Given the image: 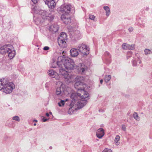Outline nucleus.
Returning <instances> with one entry per match:
<instances>
[{
    "label": "nucleus",
    "mask_w": 152,
    "mask_h": 152,
    "mask_svg": "<svg viewBox=\"0 0 152 152\" xmlns=\"http://www.w3.org/2000/svg\"><path fill=\"white\" fill-rule=\"evenodd\" d=\"M80 92V93L74 92L71 94L70 97L72 100L71 103V105L77 103V102L80 100L86 101L87 103V100L90 98L88 93L83 90Z\"/></svg>",
    "instance_id": "nucleus-1"
},
{
    "label": "nucleus",
    "mask_w": 152,
    "mask_h": 152,
    "mask_svg": "<svg viewBox=\"0 0 152 152\" xmlns=\"http://www.w3.org/2000/svg\"><path fill=\"white\" fill-rule=\"evenodd\" d=\"M57 64L60 67L62 65L67 69H72L75 67V64L74 61L70 58H66L63 56H61L58 57Z\"/></svg>",
    "instance_id": "nucleus-2"
},
{
    "label": "nucleus",
    "mask_w": 152,
    "mask_h": 152,
    "mask_svg": "<svg viewBox=\"0 0 152 152\" xmlns=\"http://www.w3.org/2000/svg\"><path fill=\"white\" fill-rule=\"evenodd\" d=\"M14 88V85L13 83L9 82L8 79H0V91L3 89V91L5 93L10 94Z\"/></svg>",
    "instance_id": "nucleus-3"
},
{
    "label": "nucleus",
    "mask_w": 152,
    "mask_h": 152,
    "mask_svg": "<svg viewBox=\"0 0 152 152\" xmlns=\"http://www.w3.org/2000/svg\"><path fill=\"white\" fill-rule=\"evenodd\" d=\"M0 53L3 55L7 53L10 59H12L16 55L15 50L12 46L10 44H7L0 48Z\"/></svg>",
    "instance_id": "nucleus-4"
},
{
    "label": "nucleus",
    "mask_w": 152,
    "mask_h": 152,
    "mask_svg": "<svg viewBox=\"0 0 152 152\" xmlns=\"http://www.w3.org/2000/svg\"><path fill=\"white\" fill-rule=\"evenodd\" d=\"M86 104V101L80 100L77 102L72 105L70 104V106L71 107L69 108L68 113L70 114H72L74 113L75 110H77L82 108Z\"/></svg>",
    "instance_id": "nucleus-5"
},
{
    "label": "nucleus",
    "mask_w": 152,
    "mask_h": 152,
    "mask_svg": "<svg viewBox=\"0 0 152 152\" xmlns=\"http://www.w3.org/2000/svg\"><path fill=\"white\" fill-rule=\"evenodd\" d=\"M34 9V12L35 13L39 15H40L42 19H47L49 20H52L54 18L53 15L50 13H49L44 10H38V11L36 10L37 7H35Z\"/></svg>",
    "instance_id": "nucleus-6"
},
{
    "label": "nucleus",
    "mask_w": 152,
    "mask_h": 152,
    "mask_svg": "<svg viewBox=\"0 0 152 152\" xmlns=\"http://www.w3.org/2000/svg\"><path fill=\"white\" fill-rule=\"evenodd\" d=\"M77 49L83 56H87L89 53L90 48L87 45L81 43L79 44L77 47Z\"/></svg>",
    "instance_id": "nucleus-7"
},
{
    "label": "nucleus",
    "mask_w": 152,
    "mask_h": 152,
    "mask_svg": "<svg viewBox=\"0 0 152 152\" xmlns=\"http://www.w3.org/2000/svg\"><path fill=\"white\" fill-rule=\"evenodd\" d=\"M58 11L59 13L66 15L70 12L71 6L69 5H62L58 9Z\"/></svg>",
    "instance_id": "nucleus-8"
},
{
    "label": "nucleus",
    "mask_w": 152,
    "mask_h": 152,
    "mask_svg": "<svg viewBox=\"0 0 152 152\" xmlns=\"http://www.w3.org/2000/svg\"><path fill=\"white\" fill-rule=\"evenodd\" d=\"M67 35L65 33L62 32L61 34L58 38V42L59 45L63 48L66 47V42L65 40L66 39Z\"/></svg>",
    "instance_id": "nucleus-9"
},
{
    "label": "nucleus",
    "mask_w": 152,
    "mask_h": 152,
    "mask_svg": "<svg viewBox=\"0 0 152 152\" xmlns=\"http://www.w3.org/2000/svg\"><path fill=\"white\" fill-rule=\"evenodd\" d=\"M59 75L61 76L65 79L68 80L71 78V75L67 71H66L64 68L63 66L61 65V66H59Z\"/></svg>",
    "instance_id": "nucleus-10"
},
{
    "label": "nucleus",
    "mask_w": 152,
    "mask_h": 152,
    "mask_svg": "<svg viewBox=\"0 0 152 152\" xmlns=\"http://www.w3.org/2000/svg\"><path fill=\"white\" fill-rule=\"evenodd\" d=\"M75 88L79 91L81 92V91H85L87 85L85 84H84L80 81L76 82L74 85Z\"/></svg>",
    "instance_id": "nucleus-11"
},
{
    "label": "nucleus",
    "mask_w": 152,
    "mask_h": 152,
    "mask_svg": "<svg viewBox=\"0 0 152 152\" xmlns=\"http://www.w3.org/2000/svg\"><path fill=\"white\" fill-rule=\"evenodd\" d=\"M34 20L37 25H39L43 22L42 19H41V16L35 13L34 15Z\"/></svg>",
    "instance_id": "nucleus-12"
},
{
    "label": "nucleus",
    "mask_w": 152,
    "mask_h": 152,
    "mask_svg": "<svg viewBox=\"0 0 152 152\" xmlns=\"http://www.w3.org/2000/svg\"><path fill=\"white\" fill-rule=\"evenodd\" d=\"M77 68L79 72L81 74L84 73L87 69L86 66L84 64L81 63H80L78 65H77Z\"/></svg>",
    "instance_id": "nucleus-13"
},
{
    "label": "nucleus",
    "mask_w": 152,
    "mask_h": 152,
    "mask_svg": "<svg viewBox=\"0 0 152 152\" xmlns=\"http://www.w3.org/2000/svg\"><path fill=\"white\" fill-rule=\"evenodd\" d=\"M48 74L51 77L54 78L56 79H59V77L57 73L52 69H50L48 71Z\"/></svg>",
    "instance_id": "nucleus-14"
},
{
    "label": "nucleus",
    "mask_w": 152,
    "mask_h": 152,
    "mask_svg": "<svg viewBox=\"0 0 152 152\" xmlns=\"http://www.w3.org/2000/svg\"><path fill=\"white\" fill-rule=\"evenodd\" d=\"M104 134V130L102 128H99L97 130L96 135L99 138H101Z\"/></svg>",
    "instance_id": "nucleus-15"
},
{
    "label": "nucleus",
    "mask_w": 152,
    "mask_h": 152,
    "mask_svg": "<svg viewBox=\"0 0 152 152\" xmlns=\"http://www.w3.org/2000/svg\"><path fill=\"white\" fill-rule=\"evenodd\" d=\"M63 85H61L59 87L57 88L56 90V94L58 96H61L63 92L64 91L63 89Z\"/></svg>",
    "instance_id": "nucleus-16"
},
{
    "label": "nucleus",
    "mask_w": 152,
    "mask_h": 152,
    "mask_svg": "<svg viewBox=\"0 0 152 152\" xmlns=\"http://www.w3.org/2000/svg\"><path fill=\"white\" fill-rule=\"evenodd\" d=\"M61 18L63 22L65 24H67L71 22L70 18L69 17H66L64 15H62Z\"/></svg>",
    "instance_id": "nucleus-17"
},
{
    "label": "nucleus",
    "mask_w": 152,
    "mask_h": 152,
    "mask_svg": "<svg viewBox=\"0 0 152 152\" xmlns=\"http://www.w3.org/2000/svg\"><path fill=\"white\" fill-rule=\"evenodd\" d=\"M77 48H73L70 50V54L72 57H76L79 54V52L77 51Z\"/></svg>",
    "instance_id": "nucleus-18"
},
{
    "label": "nucleus",
    "mask_w": 152,
    "mask_h": 152,
    "mask_svg": "<svg viewBox=\"0 0 152 152\" xmlns=\"http://www.w3.org/2000/svg\"><path fill=\"white\" fill-rule=\"evenodd\" d=\"M58 26L56 24L52 25L50 28V30L53 33L56 32L58 30Z\"/></svg>",
    "instance_id": "nucleus-19"
},
{
    "label": "nucleus",
    "mask_w": 152,
    "mask_h": 152,
    "mask_svg": "<svg viewBox=\"0 0 152 152\" xmlns=\"http://www.w3.org/2000/svg\"><path fill=\"white\" fill-rule=\"evenodd\" d=\"M45 4L48 5L49 8L52 9L54 8L56 5V3L54 0L48 1H47V3Z\"/></svg>",
    "instance_id": "nucleus-20"
},
{
    "label": "nucleus",
    "mask_w": 152,
    "mask_h": 152,
    "mask_svg": "<svg viewBox=\"0 0 152 152\" xmlns=\"http://www.w3.org/2000/svg\"><path fill=\"white\" fill-rule=\"evenodd\" d=\"M58 61V58L57 61L55 60V59H53V62L51 65V67L53 68L58 67L59 66L57 64V62Z\"/></svg>",
    "instance_id": "nucleus-21"
},
{
    "label": "nucleus",
    "mask_w": 152,
    "mask_h": 152,
    "mask_svg": "<svg viewBox=\"0 0 152 152\" xmlns=\"http://www.w3.org/2000/svg\"><path fill=\"white\" fill-rule=\"evenodd\" d=\"M103 8L105 11L106 15L107 16H109L110 12V9L107 6H104L103 7Z\"/></svg>",
    "instance_id": "nucleus-22"
},
{
    "label": "nucleus",
    "mask_w": 152,
    "mask_h": 152,
    "mask_svg": "<svg viewBox=\"0 0 152 152\" xmlns=\"http://www.w3.org/2000/svg\"><path fill=\"white\" fill-rule=\"evenodd\" d=\"M111 75H106L105 76L104 78V81L106 83H108L111 79Z\"/></svg>",
    "instance_id": "nucleus-23"
},
{
    "label": "nucleus",
    "mask_w": 152,
    "mask_h": 152,
    "mask_svg": "<svg viewBox=\"0 0 152 152\" xmlns=\"http://www.w3.org/2000/svg\"><path fill=\"white\" fill-rule=\"evenodd\" d=\"M120 138L119 136L117 135L115 139L114 142L117 145H118L119 144V142H118V141L120 140Z\"/></svg>",
    "instance_id": "nucleus-24"
},
{
    "label": "nucleus",
    "mask_w": 152,
    "mask_h": 152,
    "mask_svg": "<svg viewBox=\"0 0 152 152\" xmlns=\"http://www.w3.org/2000/svg\"><path fill=\"white\" fill-rule=\"evenodd\" d=\"M133 117L137 121H139L140 120V118L139 116L137 113L136 112H134L133 115Z\"/></svg>",
    "instance_id": "nucleus-25"
},
{
    "label": "nucleus",
    "mask_w": 152,
    "mask_h": 152,
    "mask_svg": "<svg viewBox=\"0 0 152 152\" xmlns=\"http://www.w3.org/2000/svg\"><path fill=\"white\" fill-rule=\"evenodd\" d=\"M76 34V33H75ZM80 37V34H75L74 35L72 36V38L75 40L78 39Z\"/></svg>",
    "instance_id": "nucleus-26"
},
{
    "label": "nucleus",
    "mask_w": 152,
    "mask_h": 152,
    "mask_svg": "<svg viewBox=\"0 0 152 152\" xmlns=\"http://www.w3.org/2000/svg\"><path fill=\"white\" fill-rule=\"evenodd\" d=\"M12 119L13 120L18 122H19L20 121V118L18 116H15L13 117Z\"/></svg>",
    "instance_id": "nucleus-27"
},
{
    "label": "nucleus",
    "mask_w": 152,
    "mask_h": 152,
    "mask_svg": "<svg viewBox=\"0 0 152 152\" xmlns=\"http://www.w3.org/2000/svg\"><path fill=\"white\" fill-rule=\"evenodd\" d=\"M144 51L145 52V53L146 55H147L148 54H150L152 53L151 52V50L147 49H145Z\"/></svg>",
    "instance_id": "nucleus-28"
},
{
    "label": "nucleus",
    "mask_w": 152,
    "mask_h": 152,
    "mask_svg": "<svg viewBox=\"0 0 152 152\" xmlns=\"http://www.w3.org/2000/svg\"><path fill=\"white\" fill-rule=\"evenodd\" d=\"M122 47L124 49H128V44L126 43H124L122 45Z\"/></svg>",
    "instance_id": "nucleus-29"
},
{
    "label": "nucleus",
    "mask_w": 152,
    "mask_h": 152,
    "mask_svg": "<svg viewBox=\"0 0 152 152\" xmlns=\"http://www.w3.org/2000/svg\"><path fill=\"white\" fill-rule=\"evenodd\" d=\"M65 101L64 100H61L60 102L58 103V105L60 107L64 106V104Z\"/></svg>",
    "instance_id": "nucleus-30"
},
{
    "label": "nucleus",
    "mask_w": 152,
    "mask_h": 152,
    "mask_svg": "<svg viewBox=\"0 0 152 152\" xmlns=\"http://www.w3.org/2000/svg\"><path fill=\"white\" fill-rule=\"evenodd\" d=\"M102 152H112V151L110 149L106 148Z\"/></svg>",
    "instance_id": "nucleus-31"
},
{
    "label": "nucleus",
    "mask_w": 152,
    "mask_h": 152,
    "mask_svg": "<svg viewBox=\"0 0 152 152\" xmlns=\"http://www.w3.org/2000/svg\"><path fill=\"white\" fill-rule=\"evenodd\" d=\"M134 48V45H128V49L133 50Z\"/></svg>",
    "instance_id": "nucleus-32"
},
{
    "label": "nucleus",
    "mask_w": 152,
    "mask_h": 152,
    "mask_svg": "<svg viewBox=\"0 0 152 152\" xmlns=\"http://www.w3.org/2000/svg\"><path fill=\"white\" fill-rule=\"evenodd\" d=\"M89 19L92 20H94L95 18V16L94 15H89Z\"/></svg>",
    "instance_id": "nucleus-33"
},
{
    "label": "nucleus",
    "mask_w": 152,
    "mask_h": 152,
    "mask_svg": "<svg viewBox=\"0 0 152 152\" xmlns=\"http://www.w3.org/2000/svg\"><path fill=\"white\" fill-rule=\"evenodd\" d=\"M121 129L124 131H126V127L125 125L123 124L121 125Z\"/></svg>",
    "instance_id": "nucleus-34"
},
{
    "label": "nucleus",
    "mask_w": 152,
    "mask_h": 152,
    "mask_svg": "<svg viewBox=\"0 0 152 152\" xmlns=\"http://www.w3.org/2000/svg\"><path fill=\"white\" fill-rule=\"evenodd\" d=\"M133 65L134 66H136L137 65V63L135 60H134L132 61Z\"/></svg>",
    "instance_id": "nucleus-35"
},
{
    "label": "nucleus",
    "mask_w": 152,
    "mask_h": 152,
    "mask_svg": "<svg viewBox=\"0 0 152 152\" xmlns=\"http://www.w3.org/2000/svg\"><path fill=\"white\" fill-rule=\"evenodd\" d=\"M49 47L48 46H45L44 47L43 49L44 50H49Z\"/></svg>",
    "instance_id": "nucleus-36"
},
{
    "label": "nucleus",
    "mask_w": 152,
    "mask_h": 152,
    "mask_svg": "<svg viewBox=\"0 0 152 152\" xmlns=\"http://www.w3.org/2000/svg\"><path fill=\"white\" fill-rule=\"evenodd\" d=\"M133 30V28L132 27H130L129 29V31L130 32H132Z\"/></svg>",
    "instance_id": "nucleus-37"
},
{
    "label": "nucleus",
    "mask_w": 152,
    "mask_h": 152,
    "mask_svg": "<svg viewBox=\"0 0 152 152\" xmlns=\"http://www.w3.org/2000/svg\"><path fill=\"white\" fill-rule=\"evenodd\" d=\"M48 119H48L45 118L44 117L42 118V120L43 121V122H45L47 121Z\"/></svg>",
    "instance_id": "nucleus-38"
},
{
    "label": "nucleus",
    "mask_w": 152,
    "mask_h": 152,
    "mask_svg": "<svg viewBox=\"0 0 152 152\" xmlns=\"http://www.w3.org/2000/svg\"><path fill=\"white\" fill-rule=\"evenodd\" d=\"M31 1L34 4L37 3V0H31Z\"/></svg>",
    "instance_id": "nucleus-39"
},
{
    "label": "nucleus",
    "mask_w": 152,
    "mask_h": 152,
    "mask_svg": "<svg viewBox=\"0 0 152 152\" xmlns=\"http://www.w3.org/2000/svg\"><path fill=\"white\" fill-rule=\"evenodd\" d=\"M105 55H107V56H109L110 55V53L108 52H106L105 53Z\"/></svg>",
    "instance_id": "nucleus-40"
},
{
    "label": "nucleus",
    "mask_w": 152,
    "mask_h": 152,
    "mask_svg": "<svg viewBox=\"0 0 152 152\" xmlns=\"http://www.w3.org/2000/svg\"><path fill=\"white\" fill-rule=\"evenodd\" d=\"M132 54V52L131 51H129V52H128L127 54L128 55L129 54Z\"/></svg>",
    "instance_id": "nucleus-41"
},
{
    "label": "nucleus",
    "mask_w": 152,
    "mask_h": 152,
    "mask_svg": "<svg viewBox=\"0 0 152 152\" xmlns=\"http://www.w3.org/2000/svg\"><path fill=\"white\" fill-rule=\"evenodd\" d=\"M103 80L102 79H101L100 80V83L101 84H102V83H103Z\"/></svg>",
    "instance_id": "nucleus-42"
},
{
    "label": "nucleus",
    "mask_w": 152,
    "mask_h": 152,
    "mask_svg": "<svg viewBox=\"0 0 152 152\" xmlns=\"http://www.w3.org/2000/svg\"><path fill=\"white\" fill-rule=\"evenodd\" d=\"M46 116H47V117H48V116H49V114L48 113H46Z\"/></svg>",
    "instance_id": "nucleus-43"
},
{
    "label": "nucleus",
    "mask_w": 152,
    "mask_h": 152,
    "mask_svg": "<svg viewBox=\"0 0 152 152\" xmlns=\"http://www.w3.org/2000/svg\"><path fill=\"white\" fill-rule=\"evenodd\" d=\"M141 61H140V60H139V64H141Z\"/></svg>",
    "instance_id": "nucleus-44"
},
{
    "label": "nucleus",
    "mask_w": 152,
    "mask_h": 152,
    "mask_svg": "<svg viewBox=\"0 0 152 152\" xmlns=\"http://www.w3.org/2000/svg\"><path fill=\"white\" fill-rule=\"evenodd\" d=\"M49 148L50 149H51L52 148V147L51 146H50Z\"/></svg>",
    "instance_id": "nucleus-45"
},
{
    "label": "nucleus",
    "mask_w": 152,
    "mask_h": 152,
    "mask_svg": "<svg viewBox=\"0 0 152 152\" xmlns=\"http://www.w3.org/2000/svg\"><path fill=\"white\" fill-rule=\"evenodd\" d=\"M34 121H35V122H37V120H34Z\"/></svg>",
    "instance_id": "nucleus-46"
},
{
    "label": "nucleus",
    "mask_w": 152,
    "mask_h": 152,
    "mask_svg": "<svg viewBox=\"0 0 152 152\" xmlns=\"http://www.w3.org/2000/svg\"><path fill=\"white\" fill-rule=\"evenodd\" d=\"M50 114L52 115V113L51 112H50Z\"/></svg>",
    "instance_id": "nucleus-47"
},
{
    "label": "nucleus",
    "mask_w": 152,
    "mask_h": 152,
    "mask_svg": "<svg viewBox=\"0 0 152 152\" xmlns=\"http://www.w3.org/2000/svg\"><path fill=\"white\" fill-rule=\"evenodd\" d=\"M36 124L35 123L34 124V126H36Z\"/></svg>",
    "instance_id": "nucleus-48"
},
{
    "label": "nucleus",
    "mask_w": 152,
    "mask_h": 152,
    "mask_svg": "<svg viewBox=\"0 0 152 152\" xmlns=\"http://www.w3.org/2000/svg\"><path fill=\"white\" fill-rule=\"evenodd\" d=\"M67 99H66V101H67Z\"/></svg>",
    "instance_id": "nucleus-49"
},
{
    "label": "nucleus",
    "mask_w": 152,
    "mask_h": 152,
    "mask_svg": "<svg viewBox=\"0 0 152 152\" xmlns=\"http://www.w3.org/2000/svg\"><path fill=\"white\" fill-rule=\"evenodd\" d=\"M129 57H131V56H129Z\"/></svg>",
    "instance_id": "nucleus-50"
}]
</instances>
